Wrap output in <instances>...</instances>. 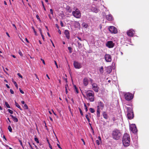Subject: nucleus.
Wrapping results in <instances>:
<instances>
[{
    "instance_id": "f257e3e1",
    "label": "nucleus",
    "mask_w": 149,
    "mask_h": 149,
    "mask_svg": "<svg viewBox=\"0 0 149 149\" xmlns=\"http://www.w3.org/2000/svg\"><path fill=\"white\" fill-rule=\"evenodd\" d=\"M130 135L127 133H125L123 137L122 141L123 145L125 146H128L130 144Z\"/></svg>"
},
{
    "instance_id": "f03ea898",
    "label": "nucleus",
    "mask_w": 149,
    "mask_h": 149,
    "mask_svg": "<svg viewBox=\"0 0 149 149\" xmlns=\"http://www.w3.org/2000/svg\"><path fill=\"white\" fill-rule=\"evenodd\" d=\"M86 93L88 100L91 102H94L95 100V94L94 92L92 90H88Z\"/></svg>"
},
{
    "instance_id": "7ed1b4c3",
    "label": "nucleus",
    "mask_w": 149,
    "mask_h": 149,
    "mask_svg": "<svg viewBox=\"0 0 149 149\" xmlns=\"http://www.w3.org/2000/svg\"><path fill=\"white\" fill-rule=\"evenodd\" d=\"M112 134L113 138L116 140L119 139L121 135L120 131L117 129L114 130L112 131Z\"/></svg>"
},
{
    "instance_id": "20e7f679",
    "label": "nucleus",
    "mask_w": 149,
    "mask_h": 149,
    "mask_svg": "<svg viewBox=\"0 0 149 149\" xmlns=\"http://www.w3.org/2000/svg\"><path fill=\"white\" fill-rule=\"evenodd\" d=\"M127 117L128 119L131 120L134 117V114L133 109L131 107H127Z\"/></svg>"
},
{
    "instance_id": "39448f33",
    "label": "nucleus",
    "mask_w": 149,
    "mask_h": 149,
    "mask_svg": "<svg viewBox=\"0 0 149 149\" xmlns=\"http://www.w3.org/2000/svg\"><path fill=\"white\" fill-rule=\"evenodd\" d=\"M124 96L126 100L129 101L133 99L134 95L130 92L125 93L124 94Z\"/></svg>"
},
{
    "instance_id": "423d86ee",
    "label": "nucleus",
    "mask_w": 149,
    "mask_h": 149,
    "mask_svg": "<svg viewBox=\"0 0 149 149\" xmlns=\"http://www.w3.org/2000/svg\"><path fill=\"white\" fill-rule=\"evenodd\" d=\"M72 14L74 16L77 18H79L81 17V13L77 9L75 11H73Z\"/></svg>"
},
{
    "instance_id": "0eeeda50",
    "label": "nucleus",
    "mask_w": 149,
    "mask_h": 149,
    "mask_svg": "<svg viewBox=\"0 0 149 149\" xmlns=\"http://www.w3.org/2000/svg\"><path fill=\"white\" fill-rule=\"evenodd\" d=\"M109 31L111 33L116 34L117 33L118 30L114 26H111L109 27Z\"/></svg>"
},
{
    "instance_id": "6e6552de",
    "label": "nucleus",
    "mask_w": 149,
    "mask_h": 149,
    "mask_svg": "<svg viewBox=\"0 0 149 149\" xmlns=\"http://www.w3.org/2000/svg\"><path fill=\"white\" fill-rule=\"evenodd\" d=\"M93 90L96 92H98L99 89L98 85L95 83H93L92 84Z\"/></svg>"
},
{
    "instance_id": "1a4fd4ad",
    "label": "nucleus",
    "mask_w": 149,
    "mask_h": 149,
    "mask_svg": "<svg viewBox=\"0 0 149 149\" xmlns=\"http://www.w3.org/2000/svg\"><path fill=\"white\" fill-rule=\"evenodd\" d=\"M130 130L134 133H136L137 131L136 125L134 124H132L130 126Z\"/></svg>"
},
{
    "instance_id": "9d476101",
    "label": "nucleus",
    "mask_w": 149,
    "mask_h": 149,
    "mask_svg": "<svg viewBox=\"0 0 149 149\" xmlns=\"http://www.w3.org/2000/svg\"><path fill=\"white\" fill-rule=\"evenodd\" d=\"M114 43L112 41H109L107 42L106 45L109 48H113L114 46Z\"/></svg>"
},
{
    "instance_id": "9b49d317",
    "label": "nucleus",
    "mask_w": 149,
    "mask_h": 149,
    "mask_svg": "<svg viewBox=\"0 0 149 149\" xmlns=\"http://www.w3.org/2000/svg\"><path fill=\"white\" fill-rule=\"evenodd\" d=\"M104 58L106 61L108 62H111L112 60L111 57L109 54H106L104 56Z\"/></svg>"
},
{
    "instance_id": "f8f14e48",
    "label": "nucleus",
    "mask_w": 149,
    "mask_h": 149,
    "mask_svg": "<svg viewBox=\"0 0 149 149\" xmlns=\"http://www.w3.org/2000/svg\"><path fill=\"white\" fill-rule=\"evenodd\" d=\"M98 106L97 107V109L102 110L104 107V104L103 102L101 101H98L97 102Z\"/></svg>"
},
{
    "instance_id": "ddd939ff",
    "label": "nucleus",
    "mask_w": 149,
    "mask_h": 149,
    "mask_svg": "<svg viewBox=\"0 0 149 149\" xmlns=\"http://www.w3.org/2000/svg\"><path fill=\"white\" fill-rule=\"evenodd\" d=\"M135 31L132 29H131L127 31V35L129 36L132 37L134 35Z\"/></svg>"
},
{
    "instance_id": "4468645a",
    "label": "nucleus",
    "mask_w": 149,
    "mask_h": 149,
    "mask_svg": "<svg viewBox=\"0 0 149 149\" xmlns=\"http://www.w3.org/2000/svg\"><path fill=\"white\" fill-rule=\"evenodd\" d=\"M74 65L75 68L77 69H80L81 67V64L76 61H74Z\"/></svg>"
},
{
    "instance_id": "2eb2a0df",
    "label": "nucleus",
    "mask_w": 149,
    "mask_h": 149,
    "mask_svg": "<svg viewBox=\"0 0 149 149\" xmlns=\"http://www.w3.org/2000/svg\"><path fill=\"white\" fill-rule=\"evenodd\" d=\"M106 17L107 19L109 21L112 20L113 19V16L110 14L106 15Z\"/></svg>"
},
{
    "instance_id": "dca6fc26",
    "label": "nucleus",
    "mask_w": 149,
    "mask_h": 149,
    "mask_svg": "<svg viewBox=\"0 0 149 149\" xmlns=\"http://www.w3.org/2000/svg\"><path fill=\"white\" fill-rule=\"evenodd\" d=\"M64 34L67 38L68 39H69L70 38V33L69 31L68 30H65L64 31Z\"/></svg>"
},
{
    "instance_id": "f3484780",
    "label": "nucleus",
    "mask_w": 149,
    "mask_h": 149,
    "mask_svg": "<svg viewBox=\"0 0 149 149\" xmlns=\"http://www.w3.org/2000/svg\"><path fill=\"white\" fill-rule=\"evenodd\" d=\"M83 84L84 86H87L88 84V81L87 78H85L83 79Z\"/></svg>"
},
{
    "instance_id": "a211bd4d",
    "label": "nucleus",
    "mask_w": 149,
    "mask_h": 149,
    "mask_svg": "<svg viewBox=\"0 0 149 149\" xmlns=\"http://www.w3.org/2000/svg\"><path fill=\"white\" fill-rule=\"evenodd\" d=\"M107 72L109 73H110L112 70L111 67V66H109L106 68Z\"/></svg>"
},
{
    "instance_id": "6ab92c4d",
    "label": "nucleus",
    "mask_w": 149,
    "mask_h": 149,
    "mask_svg": "<svg viewBox=\"0 0 149 149\" xmlns=\"http://www.w3.org/2000/svg\"><path fill=\"white\" fill-rule=\"evenodd\" d=\"M102 115L104 118L107 119L108 118V116L106 112L104 111L103 112Z\"/></svg>"
},
{
    "instance_id": "aec40b11",
    "label": "nucleus",
    "mask_w": 149,
    "mask_h": 149,
    "mask_svg": "<svg viewBox=\"0 0 149 149\" xmlns=\"http://www.w3.org/2000/svg\"><path fill=\"white\" fill-rule=\"evenodd\" d=\"M66 8L67 11L69 13H70L71 12L72 10L69 6H67Z\"/></svg>"
},
{
    "instance_id": "412c9836",
    "label": "nucleus",
    "mask_w": 149,
    "mask_h": 149,
    "mask_svg": "<svg viewBox=\"0 0 149 149\" xmlns=\"http://www.w3.org/2000/svg\"><path fill=\"white\" fill-rule=\"evenodd\" d=\"M10 116L13 119V120L14 122H17L18 121V120L17 118L15 117L13 115H10Z\"/></svg>"
},
{
    "instance_id": "4be33fe9",
    "label": "nucleus",
    "mask_w": 149,
    "mask_h": 149,
    "mask_svg": "<svg viewBox=\"0 0 149 149\" xmlns=\"http://www.w3.org/2000/svg\"><path fill=\"white\" fill-rule=\"evenodd\" d=\"M15 105L20 110L22 111V108H21L20 106L18 104L17 102L16 101H15Z\"/></svg>"
},
{
    "instance_id": "5701e85b",
    "label": "nucleus",
    "mask_w": 149,
    "mask_h": 149,
    "mask_svg": "<svg viewBox=\"0 0 149 149\" xmlns=\"http://www.w3.org/2000/svg\"><path fill=\"white\" fill-rule=\"evenodd\" d=\"M97 115L98 117H100V110L97 109Z\"/></svg>"
},
{
    "instance_id": "b1692460",
    "label": "nucleus",
    "mask_w": 149,
    "mask_h": 149,
    "mask_svg": "<svg viewBox=\"0 0 149 149\" xmlns=\"http://www.w3.org/2000/svg\"><path fill=\"white\" fill-rule=\"evenodd\" d=\"M103 66H101L100 68V69L99 71L100 73L102 74L103 73L104 70H103Z\"/></svg>"
},
{
    "instance_id": "393cba45",
    "label": "nucleus",
    "mask_w": 149,
    "mask_h": 149,
    "mask_svg": "<svg viewBox=\"0 0 149 149\" xmlns=\"http://www.w3.org/2000/svg\"><path fill=\"white\" fill-rule=\"evenodd\" d=\"M90 117V116H89L88 115H86L85 116V117L87 119V120L89 122H90V118H89V117Z\"/></svg>"
},
{
    "instance_id": "a878e982",
    "label": "nucleus",
    "mask_w": 149,
    "mask_h": 149,
    "mask_svg": "<svg viewBox=\"0 0 149 149\" xmlns=\"http://www.w3.org/2000/svg\"><path fill=\"white\" fill-rule=\"evenodd\" d=\"M82 26L86 28H87L88 26V25L85 22H83L82 23Z\"/></svg>"
},
{
    "instance_id": "bb28decb",
    "label": "nucleus",
    "mask_w": 149,
    "mask_h": 149,
    "mask_svg": "<svg viewBox=\"0 0 149 149\" xmlns=\"http://www.w3.org/2000/svg\"><path fill=\"white\" fill-rule=\"evenodd\" d=\"M12 81L13 83V84L15 85V86H16L17 88V89L18 88V85H17V83L15 81H14L13 80Z\"/></svg>"
},
{
    "instance_id": "cd10ccee",
    "label": "nucleus",
    "mask_w": 149,
    "mask_h": 149,
    "mask_svg": "<svg viewBox=\"0 0 149 149\" xmlns=\"http://www.w3.org/2000/svg\"><path fill=\"white\" fill-rule=\"evenodd\" d=\"M89 110L91 113H93L95 111L94 109L92 108H90Z\"/></svg>"
},
{
    "instance_id": "c85d7f7f",
    "label": "nucleus",
    "mask_w": 149,
    "mask_h": 149,
    "mask_svg": "<svg viewBox=\"0 0 149 149\" xmlns=\"http://www.w3.org/2000/svg\"><path fill=\"white\" fill-rule=\"evenodd\" d=\"M5 104L8 108H10V107L7 102H5Z\"/></svg>"
},
{
    "instance_id": "c756f323",
    "label": "nucleus",
    "mask_w": 149,
    "mask_h": 149,
    "mask_svg": "<svg viewBox=\"0 0 149 149\" xmlns=\"http://www.w3.org/2000/svg\"><path fill=\"white\" fill-rule=\"evenodd\" d=\"M8 129L9 131L10 132H12V128L11 127L10 125H9L8 126Z\"/></svg>"
},
{
    "instance_id": "7c9ffc66",
    "label": "nucleus",
    "mask_w": 149,
    "mask_h": 149,
    "mask_svg": "<svg viewBox=\"0 0 149 149\" xmlns=\"http://www.w3.org/2000/svg\"><path fill=\"white\" fill-rule=\"evenodd\" d=\"M74 88H75V91H76V92L77 93H79V91H78V89L77 88V87H76V86L75 85L74 86Z\"/></svg>"
},
{
    "instance_id": "2f4dec72",
    "label": "nucleus",
    "mask_w": 149,
    "mask_h": 149,
    "mask_svg": "<svg viewBox=\"0 0 149 149\" xmlns=\"http://www.w3.org/2000/svg\"><path fill=\"white\" fill-rule=\"evenodd\" d=\"M35 141L37 142V143H39V142L37 138L36 137L34 138Z\"/></svg>"
},
{
    "instance_id": "473e14b6",
    "label": "nucleus",
    "mask_w": 149,
    "mask_h": 149,
    "mask_svg": "<svg viewBox=\"0 0 149 149\" xmlns=\"http://www.w3.org/2000/svg\"><path fill=\"white\" fill-rule=\"evenodd\" d=\"M23 107L24 108V109H28V107L27 104H24V105L23 106Z\"/></svg>"
},
{
    "instance_id": "72a5a7b5",
    "label": "nucleus",
    "mask_w": 149,
    "mask_h": 149,
    "mask_svg": "<svg viewBox=\"0 0 149 149\" xmlns=\"http://www.w3.org/2000/svg\"><path fill=\"white\" fill-rule=\"evenodd\" d=\"M19 142H20V144L21 145V146H22V147L24 149V148L23 146L22 143V142L20 140H19Z\"/></svg>"
},
{
    "instance_id": "f704fd0d",
    "label": "nucleus",
    "mask_w": 149,
    "mask_h": 149,
    "mask_svg": "<svg viewBox=\"0 0 149 149\" xmlns=\"http://www.w3.org/2000/svg\"><path fill=\"white\" fill-rule=\"evenodd\" d=\"M77 43H78V47L79 48L81 47V43H80V42H79L78 41H77Z\"/></svg>"
},
{
    "instance_id": "c9c22d12",
    "label": "nucleus",
    "mask_w": 149,
    "mask_h": 149,
    "mask_svg": "<svg viewBox=\"0 0 149 149\" xmlns=\"http://www.w3.org/2000/svg\"><path fill=\"white\" fill-rule=\"evenodd\" d=\"M79 111H80V113L81 115L82 116H83V113L81 110V109L79 108Z\"/></svg>"
},
{
    "instance_id": "e433bc0d",
    "label": "nucleus",
    "mask_w": 149,
    "mask_h": 149,
    "mask_svg": "<svg viewBox=\"0 0 149 149\" xmlns=\"http://www.w3.org/2000/svg\"><path fill=\"white\" fill-rule=\"evenodd\" d=\"M32 28L33 31L34 32V33H35V35H37V34H36V31H35V29L34 28V27L33 26L32 27Z\"/></svg>"
},
{
    "instance_id": "4c0bfd02",
    "label": "nucleus",
    "mask_w": 149,
    "mask_h": 149,
    "mask_svg": "<svg viewBox=\"0 0 149 149\" xmlns=\"http://www.w3.org/2000/svg\"><path fill=\"white\" fill-rule=\"evenodd\" d=\"M68 49L70 53H71L72 52V48L70 47H68Z\"/></svg>"
},
{
    "instance_id": "58836bf2",
    "label": "nucleus",
    "mask_w": 149,
    "mask_h": 149,
    "mask_svg": "<svg viewBox=\"0 0 149 149\" xmlns=\"http://www.w3.org/2000/svg\"><path fill=\"white\" fill-rule=\"evenodd\" d=\"M42 6L43 7V8H44V10L45 11H46V9L45 7V6H44V3H43V1H42Z\"/></svg>"
},
{
    "instance_id": "ea45409f",
    "label": "nucleus",
    "mask_w": 149,
    "mask_h": 149,
    "mask_svg": "<svg viewBox=\"0 0 149 149\" xmlns=\"http://www.w3.org/2000/svg\"><path fill=\"white\" fill-rule=\"evenodd\" d=\"M50 11L51 14L53 15V12L52 9H50Z\"/></svg>"
},
{
    "instance_id": "a19ab883",
    "label": "nucleus",
    "mask_w": 149,
    "mask_h": 149,
    "mask_svg": "<svg viewBox=\"0 0 149 149\" xmlns=\"http://www.w3.org/2000/svg\"><path fill=\"white\" fill-rule=\"evenodd\" d=\"M8 111L11 114H13V111L11 110L10 109H8Z\"/></svg>"
},
{
    "instance_id": "79ce46f5",
    "label": "nucleus",
    "mask_w": 149,
    "mask_h": 149,
    "mask_svg": "<svg viewBox=\"0 0 149 149\" xmlns=\"http://www.w3.org/2000/svg\"><path fill=\"white\" fill-rule=\"evenodd\" d=\"M18 53H19V54L20 55V56H22V55H23L22 54V52L20 50H19V51Z\"/></svg>"
},
{
    "instance_id": "37998d69",
    "label": "nucleus",
    "mask_w": 149,
    "mask_h": 149,
    "mask_svg": "<svg viewBox=\"0 0 149 149\" xmlns=\"http://www.w3.org/2000/svg\"><path fill=\"white\" fill-rule=\"evenodd\" d=\"M19 91H20V92L21 93H22V94H24V92H23V91H22V90L20 88H19Z\"/></svg>"
},
{
    "instance_id": "c03bdc74",
    "label": "nucleus",
    "mask_w": 149,
    "mask_h": 149,
    "mask_svg": "<svg viewBox=\"0 0 149 149\" xmlns=\"http://www.w3.org/2000/svg\"><path fill=\"white\" fill-rule=\"evenodd\" d=\"M36 17L38 19V20H39L40 21V18L39 16L38 15H36Z\"/></svg>"
},
{
    "instance_id": "a18cd8bd",
    "label": "nucleus",
    "mask_w": 149,
    "mask_h": 149,
    "mask_svg": "<svg viewBox=\"0 0 149 149\" xmlns=\"http://www.w3.org/2000/svg\"><path fill=\"white\" fill-rule=\"evenodd\" d=\"M96 143H97V145H99V144H100L99 142V141L98 140H97L96 141Z\"/></svg>"
},
{
    "instance_id": "49530a36",
    "label": "nucleus",
    "mask_w": 149,
    "mask_h": 149,
    "mask_svg": "<svg viewBox=\"0 0 149 149\" xmlns=\"http://www.w3.org/2000/svg\"><path fill=\"white\" fill-rule=\"evenodd\" d=\"M10 93L12 94H13L14 93V92L13 91L12 89H10Z\"/></svg>"
},
{
    "instance_id": "de8ad7c7",
    "label": "nucleus",
    "mask_w": 149,
    "mask_h": 149,
    "mask_svg": "<svg viewBox=\"0 0 149 149\" xmlns=\"http://www.w3.org/2000/svg\"><path fill=\"white\" fill-rule=\"evenodd\" d=\"M17 75H18L19 77H20V78H22V76L21 74H20V73H18L17 74Z\"/></svg>"
},
{
    "instance_id": "09e8293b",
    "label": "nucleus",
    "mask_w": 149,
    "mask_h": 149,
    "mask_svg": "<svg viewBox=\"0 0 149 149\" xmlns=\"http://www.w3.org/2000/svg\"><path fill=\"white\" fill-rule=\"evenodd\" d=\"M54 63H55V65H56V68H58V65H57V63H56V61H54Z\"/></svg>"
},
{
    "instance_id": "8fccbe9b",
    "label": "nucleus",
    "mask_w": 149,
    "mask_h": 149,
    "mask_svg": "<svg viewBox=\"0 0 149 149\" xmlns=\"http://www.w3.org/2000/svg\"><path fill=\"white\" fill-rule=\"evenodd\" d=\"M68 85L67 84H66V85H65V89H68L67 87H68Z\"/></svg>"
},
{
    "instance_id": "3c124183",
    "label": "nucleus",
    "mask_w": 149,
    "mask_h": 149,
    "mask_svg": "<svg viewBox=\"0 0 149 149\" xmlns=\"http://www.w3.org/2000/svg\"><path fill=\"white\" fill-rule=\"evenodd\" d=\"M41 34V35L42 37V39H43V40H44V36H43V34L42 33H41L40 34Z\"/></svg>"
},
{
    "instance_id": "603ef678",
    "label": "nucleus",
    "mask_w": 149,
    "mask_h": 149,
    "mask_svg": "<svg viewBox=\"0 0 149 149\" xmlns=\"http://www.w3.org/2000/svg\"><path fill=\"white\" fill-rule=\"evenodd\" d=\"M41 61H42L44 65H45V61H44V60H43V59H42L41 58Z\"/></svg>"
},
{
    "instance_id": "864d4df0",
    "label": "nucleus",
    "mask_w": 149,
    "mask_h": 149,
    "mask_svg": "<svg viewBox=\"0 0 149 149\" xmlns=\"http://www.w3.org/2000/svg\"><path fill=\"white\" fill-rule=\"evenodd\" d=\"M50 40V41L51 42H52V45L54 47H55L54 45V43H53V42L51 40Z\"/></svg>"
},
{
    "instance_id": "5fc2aeb1",
    "label": "nucleus",
    "mask_w": 149,
    "mask_h": 149,
    "mask_svg": "<svg viewBox=\"0 0 149 149\" xmlns=\"http://www.w3.org/2000/svg\"><path fill=\"white\" fill-rule=\"evenodd\" d=\"M81 140L83 142V144L84 145H85V142L84 140L83 139H81Z\"/></svg>"
},
{
    "instance_id": "6e6d98bb",
    "label": "nucleus",
    "mask_w": 149,
    "mask_h": 149,
    "mask_svg": "<svg viewBox=\"0 0 149 149\" xmlns=\"http://www.w3.org/2000/svg\"><path fill=\"white\" fill-rule=\"evenodd\" d=\"M60 24L62 27L63 26V24L62 21H61L60 22Z\"/></svg>"
},
{
    "instance_id": "4d7b16f0",
    "label": "nucleus",
    "mask_w": 149,
    "mask_h": 149,
    "mask_svg": "<svg viewBox=\"0 0 149 149\" xmlns=\"http://www.w3.org/2000/svg\"><path fill=\"white\" fill-rule=\"evenodd\" d=\"M38 29H39V31H40V34H41V33H42V30H41V28H38Z\"/></svg>"
},
{
    "instance_id": "13d9d810",
    "label": "nucleus",
    "mask_w": 149,
    "mask_h": 149,
    "mask_svg": "<svg viewBox=\"0 0 149 149\" xmlns=\"http://www.w3.org/2000/svg\"><path fill=\"white\" fill-rule=\"evenodd\" d=\"M49 147L50 148V149H52V146L50 145V143L49 144Z\"/></svg>"
},
{
    "instance_id": "bf43d9fd",
    "label": "nucleus",
    "mask_w": 149,
    "mask_h": 149,
    "mask_svg": "<svg viewBox=\"0 0 149 149\" xmlns=\"http://www.w3.org/2000/svg\"><path fill=\"white\" fill-rule=\"evenodd\" d=\"M56 26L57 29H59V27L58 25V24H56Z\"/></svg>"
},
{
    "instance_id": "052dcab7",
    "label": "nucleus",
    "mask_w": 149,
    "mask_h": 149,
    "mask_svg": "<svg viewBox=\"0 0 149 149\" xmlns=\"http://www.w3.org/2000/svg\"><path fill=\"white\" fill-rule=\"evenodd\" d=\"M77 38L79 39V40H80V41H82V40L81 39V38H80L79 37H77Z\"/></svg>"
},
{
    "instance_id": "680f3d73",
    "label": "nucleus",
    "mask_w": 149,
    "mask_h": 149,
    "mask_svg": "<svg viewBox=\"0 0 149 149\" xmlns=\"http://www.w3.org/2000/svg\"><path fill=\"white\" fill-rule=\"evenodd\" d=\"M112 119L113 121H115L116 120V118L115 117H113Z\"/></svg>"
},
{
    "instance_id": "e2e57ef3",
    "label": "nucleus",
    "mask_w": 149,
    "mask_h": 149,
    "mask_svg": "<svg viewBox=\"0 0 149 149\" xmlns=\"http://www.w3.org/2000/svg\"><path fill=\"white\" fill-rule=\"evenodd\" d=\"M64 79L65 80V81L66 83H67L68 82L67 78H64Z\"/></svg>"
},
{
    "instance_id": "0e129e2a",
    "label": "nucleus",
    "mask_w": 149,
    "mask_h": 149,
    "mask_svg": "<svg viewBox=\"0 0 149 149\" xmlns=\"http://www.w3.org/2000/svg\"><path fill=\"white\" fill-rule=\"evenodd\" d=\"M34 75L36 77V78H37L39 80V78H38V77L37 75L36 74H35Z\"/></svg>"
},
{
    "instance_id": "69168bd1",
    "label": "nucleus",
    "mask_w": 149,
    "mask_h": 149,
    "mask_svg": "<svg viewBox=\"0 0 149 149\" xmlns=\"http://www.w3.org/2000/svg\"><path fill=\"white\" fill-rule=\"evenodd\" d=\"M58 33L60 34H61V31H60V30L59 29H58Z\"/></svg>"
},
{
    "instance_id": "338daca9",
    "label": "nucleus",
    "mask_w": 149,
    "mask_h": 149,
    "mask_svg": "<svg viewBox=\"0 0 149 149\" xmlns=\"http://www.w3.org/2000/svg\"><path fill=\"white\" fill-rule=\"evenodd\" d=\"M25 40L27 43H29V42L27 38H25Z\"/></svg>"
},
{
    "instance_id": "774afa93",
    "label": "nucleus",
    "mask_w": 149,
    "mask_h": 149,
    "mask_svg": "<svg viewBox=\"0 0 149 149\" xmlns=\"http://www.w3.org/2000/svg\"><path fill=\"white\" fill-rule=\"evenodd\" d=\"M6 86L8 88H10V86L8 85V84H6Z\"/></svg>"
}]
</instances>
